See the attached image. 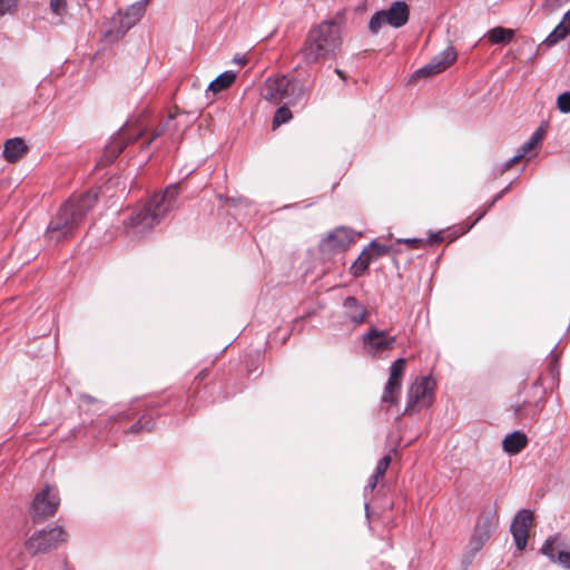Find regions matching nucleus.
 <instances>
[{
	"instance_id": "0eeeda50",
	"label": "nucleus",
	"mask_w": 570,
	"mask_h": 570,
	"mask_svg": "<svg viewBox=\"0 0 570 570\" xmlns=\"http://www.w3.org/2000/svg\"><path fill=\"white\" fill-rule=\"evenodd\" d=\"M436 382L432 376L416 377L407 390L406 406L403 414L417 413L430 407L434 401Z\"/></svg>"
},
{
	"instance_id": "f257e3e1",
	"label": "nucleus",
	"mask_w": 570,
	"mask_h": 570,
	"mask_svg": "<svg viewBox=\"0 0 570 570\" xmlns=\"http://www.w3.org/2000/svg\"><path fill=\"white\" fill-rule=\"evenodd\" d=\"M346 13L347 10L342 9L308 30L297 52L305 65L311 66L336 57L343 45L342 32L346 24Z\"/></svg>"
},
{
	"instance_id": "6ab92c4d",
	"label": "nucleus",
	"mask_w": 570,
	"mask_h": 570,
	"mask_svg": "<svg viewBox=\"0 0 570 570\" xmlns=\"http://www.w3.org/2000/svg\"><path fill=\"white\" fill-rule=\"evenodd\" d=\"M544 136L543 125H540L537 130L531 135L530 139L521 145L517 155H514L510 160L505 161L502 166V171L509 170L517 161L522 159L530 150H532Z\"/></svg>"
},
{
	"instance_id": "9b49d317",
	"label": "nucleus",
	"mask_w": 570,
	"mask_h": 570,
	"mask_svg": "<svg viewBox=\"0 0 570 570\" xmlns=\"http://www.w3.org/2000/svg\"><path fill=\"white\" fill-rule=\"evenodd\" d=\"M396 336L390 335L389 331L375 326L368 328L362 336L364 347L373 353L391 351L394 347Z\"/></svg>"
},
{
	"instance_id": "ea45409f",
	"label": "nucleus",
	"mask_w": 570,
	"mask_h": 570,
	"mask_svg": "<svg viewBox=\"0 0 570 570\" xmlns=\"http://www.w3.org/2000/svg\"><path fill=\"white\" fill-rule=\"evenodd\" d=\"M564 38L561 37V33L558 32L556 29H553L548 37L540 43L541 47L550 48L554 45H557L559 41L563 40Z\"/></svg>"
},
{
	"instance_id": "c03bdc74",
	"label": "nucleus",
	"mask_w": 570,
	"mask_h": 570,
	"mask_svg": "<svg viewBox=\"0 0 570 570\" xmlns=\"http://www.w3.org/2000/svg\"><path fill=\"white\" fill-rule=\"evenodd\" d=\"M145 428H141V422L136 421L128 430L125 431L126 434L132 433V434H139L144 433Z\"/></svg>"
},
{
	"instance_id": "bb28decb",
	"label": "nucleus",
	"mask_w": 570,
	"mask_h": 570,
	"mask_svg": "<svg viewBox=\"0 0 570 570\" xmlns=\"http://www.w3.org/2000/svg\"><path fill=\"white\" fill-rule=\"evenodd\" d=\"M514 36V30L503 28V27H494L488 31V41L491 45L503 43L510 41Z\"/></svg>"
},
{
	"instance_id": "423d86ee",
	"label": "nucleus",
	"mask_w": 570,
	"mask_h": 570,
	"mask_svg": "<svg viewBox=\"0 0 570 570\" xmlns=\"http://www.w3.org/2000/svg\"><path fill=\"white\" fill-rule=\"evenodd\" d=\"M69 534L61 525H49L35 531L24 542L26 550L32 554H43L56 550L60 544L66 543Z\"/></svg>"
},
{
	"instance_id": "7c9ffc66",
	"label": "nucleus",
	"mask_w": 570,
	"mask_h": 570,
	"mask_svg": "<svg viewBox=\"0 0 570 570\" xmlns=\"http://www.w3.org/2000/svg\"><path fill=\"white\" fill-rule=\"evenodd\" d=\"M366 249L371 253V257L376 261L381 256L390 254L392 252V246L379 243L377 240H372Z\"/></svg>"
},
{
	"instance_id": "473e14b6",
	"label": "nucleus",
	"mask_w": 570,
	"mask_h": 570,
	"mask_svg": "<svg viewBox=\"0 0 570 570\" xmlns=\"http://www.w3.org/2000/svg\"><path fill=\"white\" fill-rule=\"evenodd\" d=\"M509 188H510V185L505 186L501 191L495 194L494 197L492 198V200L490 203H488L487 206L482 210L476 213V216L473 219V223H478L488 213V210L491 209L494 206V204L503 197V195L509 190Z\"/></svg>"
},
{
	"instance_id": "f704fd0d",
	"label": "nucleus",
	"mask_w": 570,
	"mask_h": 570,
	"mask_svg": "<svg viewBox=\"0 0 570 570\" xmlns=\"http://www.w3.org/2000/svg\"><path fill=\"white\" fill-rule=\"evenodd\" d=\"M557 108L562 114L570 112V91H564L558 96Z\"/></svg>"
},
{
	"instance_id": "393cba45",
	"label": "nucleus",
	"mask_w": 570,
	"mask_h": 570,
	"mask_svg": "<svg viewBox=\"0 0 570 570\" xmlns=\"http://www.w3.org/2000/svg\"><path fill=\"white\" fill-rule=\"evenodd\" d=\"M236 79V72L233 70H226L215 78L208 86V90L213 92H219L233 85Z\"/></svg>"
},
{
	"instance_id": "79ce46f5",
	"label": "nucleus",
	"mask_w": 570,
	"mask_h": 570,
	"mask_svg": "<svg viewBox=\"0 0 570 570\" xmlns=\"http://www.w3.org/2000/svg\"><path fill=\"white\" fill-rule=\"evenodd\" d=\"M165 130H166V125L155 128L151 132V137L142 145V148L144 149L148 148L155 139H157L165 132Z\"/></svg>"
},
{
	"instance_id": "6e6552de",
	"label": "nucleus",
	"mask_w": 570,
	"mask_h": 570,
	"mask_svg": "<svg viewBox=\"0 0 570 570\" xmlns=\"http://www.w3.org/2000/svg\"><path fill=\"white\" fill-rule=\"evenodd\" d=\"M60 505L59 492L55 487L45 485L36 493L31 505L30 517L33 523H41L56 515Z\"/></svg>"
},
{
	"instance_id": "f8f14e48",
	"label": "nucleus",
	"mask_w": 570,
	"mask_h": 570,
	"mask_svg": "<svg viewBox=\"0 0 570 570\" xmlns=\"http://www.w3.org/2000/svg\"><path fill=\"white\" fill-rule=\"evenodd\" d=\"M458 53L455 49L450 46L439 55L434 56L428 65L417 69L415 75L417 77H429L439 75L450 68L456 60Z\"/></svg>"
},
{
	"instance_id": "72a5a7b5",
	"label": "nucleus",
	"mask_w": 570,
	"mask_h": 570,
	"mask_svg": "<svg viewBox=\"0 0 570 570\" xmlns=\"http://www.w3.org/2000/svg\"><path fill=\"white\" fill-rule=\"evenodd\" d=\"M391 461H392V458L390 454H385L383 458H381L379 460V462L376 463L374 474H376L377 476L383 479L386 473V470L389 469V466L391 464Z\"/></svg>"
},
{
	"instance_id": "ddd939ff",
	"label": "nucleus",
	"mask_w": 570,
	"mask_h": 570,
	"mask_svg": "<svg viewBox=\"0 0 570 570\" xmlns=\"http://www.w3.org/2000/svg\"><path fill=\"white\" fill-rule=\"evenodd\" d=\"M354 239L345 227H338L327 235L320 244L323 253L336 254L346 252Z\"/></svg>"
},
{
	"instance_id": "b1692460",
	"label": "nucleus",
	"mask_w": 570,
	"mask_h": 570,
	"mask_svg": "<svg viewBox=\"0 0 570 570\" xmlns=\"http://www.w3.org/2000/svg\"><path fill=\"white\" fill-rule=\"evenodd\" d=\"M402 385L392 381H386L381 402L384 404L396 405L401 396Z\"/></svg>"
},
{
	"instance_id": "cd10ccee",
	"label": "nucleus",
	"mask_w": 570,
	"mask_h": 570,
	"mask_svg": "<svg viewBox=\"0 0 570 570\" xmlns=\"http://www.w3.org/2000/svg\"><path fill=\"white\" fill-rule=\"evenodd\" d=\"M405 364H406L405 358L400 357V358L395 360L390 366V375H389L387 381L400 383L402 385Z\"/></svg>"
},
{
	"instance_id": "aec40b11",
	"label": "nucleus",
	"mask_w": 570,
	"mask_h": 570,
	"mask_svg": "<svg viewBox=\"0 0 570 570\" xmlns=\"http://www.w3.org/2000/svg\"><path fill=\"white\" fill-rule=\"evenodd\" d=\"M126 142L118 139L116 135L110 138V141L105 146L104 153L98 161V165L106 167L112 164L117 157L125 150Z\"/></svg>"
},
{
	"instance_id": "a211bd4d",
	"label": "nucleus",
	"mask_w": 570,
	"mask_h": 570,
	"mask_svg": "<svg viewBox=\"0 0 570 570\" xmlns=\"http://www.w3.org/2000/svg\"><path fill=\"white\" fill-rule=\"evenodd\" d=\"M385 17L387 19V24L393 28H401L407 21L410 17L409 6L405 1H395L392 6L384 10Z\"/></svg>"
},
{
	"instance_id": "7ed1b4c3",
	"label": "nucleus",
	"mask_w": 570,
	"mask_h": 570,
	"mask_svg": "<svg viewBox=\"0 0 570 570\" xmlns=\"http://www.w3.org/2000/svg\"><path fill=\"white\" fill-rule=\"evenodd\" d=\"M97 200V194L90 191L70 197L60 206L56 216L50 220L46 237L56 244L72 237L87 214L95 207Z\"/></svg>"
},
{
	"instance_id": "a19ab883",
	"label": "nucleus",
	"mask_w": 570,
	"mask_h": 570,
	"mask_svg": "<svg viewBox=\"0 0 570 570\" xmlns=\"http://www.w3.org/2000/svg\"><path fill=\"white\" fill-rule=\"evenodd\" d=\"M399 243H404L411 248L420 249L423 248L426 245V240L424 238H406V239H400Z\"/></svg>"
},
{
	"instance_id": "de8ad7c7",
	"label": "nucleus",
	"mask_w": 570,
	"mask_h": 570,
	"mask_svg": "<svg viewBox=\"0 0 570 570\" xmlns=\"http://www.w3.org/2000/svg\"><path fill=\"white\" fill-rule=\"evenodd\" d=\"M82 400H83V401H86V402H88V403H91V402H94V401H95V399H94V397H91V396H89V395H83V396H82Z\"/></svg>"
},
{
	"instance_id": "37998d69",
	"label": "nucleus",
	"mask_w": 570,
	"mask_h": 570,
	"mask_svg": "<svg viewBox=\"0 0 570 570\" xmlns=\"http://www.w3.org/2000/svg\"><path fill=\"white\" fill-rule=\"evenodd\" d=\"M382 480L380 476H377L376 474H372L368 480H367V484L365 487V490L366 491H370V492H373L374 489L376 488L379 481Z\"/></svg>"
},
{
	"instance_id": "4c0bfd02",
	"label": "nucleus",
	"mask_w": 570,
	"mask_h": 570,
	"mask_svg": "<svg viewBox=\"0 0 570 570\" xmlns=\"http://www.w3.org/2000/svg\"><path fill=\"white\" fill-rule=\"evenodd\" d=\"M554 29L560 32L563 38L570 33V9L564 13L562 20Z\"/></svg>"
},
{
	"instance_id": "c85d7f7f",
	"label": "nucleus",
	"mask_w": 570,
	"mask_h": 570,
	"mask_svg": "<svg viewBox=\"0 0 570 570\" xmlns=\"http://www.w3.org/2000/svg\"><path fill=\"white\" fill-rule=\"evenodd\" d=\"M558 541L559 534L550 535L549 538L546 539L540 549L541 553L548 557L552 562H557L556 557L558 556V551L556 550V546Z\"/></svg>"
},
{
	"instance_id": "2eb2a0df",
	"label": "nucleus",
	"mask_w": 570,
	"mask_h": 570,
	"mask_svg": "<svg viewBox=\"0 0 570 570\" xmlns=\"http://www.w3.org/2000/svg\"><path fill=\"white\" fill-rule=\"evenodd\" d=\"M343 316L353 328L358 327L365 322L367 311L366 307L354 296H347L343 301Z\"/></svg>"
},
{
	"instance_id": "4be33fe9",
	"label": "nucleus",
	"mask_w": 570,
	"mask_h": 570,
	"mask_svg": "<svg viewBox=\"0 0 570 570\" xmlns=\"http://www.w3.org/2000/svg\"><path fill=\"white\" fill-rule=\"evenodd\" d=\"M528 445V436L522 431L508 434L502 442L503 450L509 454H518Z\"/></svg>"
},
{
	"instance_id": "c756f323",
	"label": "nucleus",
	"mask_w": 570,
	"mask_h": 570,
	"mask_svg": "<svg viewBox=\"0 0 570 570\" xmlns=\"http://www.w3.org/2000/svg\"><path fill=\"white\" fill-rule=\"evenodd\" d=\"M293 118V114L291 109L286 106H281L276 109L273 117V128H277L286 122H288Z\"/></svg>"
},
{
	"instance_id": "f3484780",
	"label": "nucleus",
	"mask_w": 570,
	"mask_h": 570,
	"mask_svg": "<svg viewBox=\"0 0 570 570\" xmlns=\"http://www.w3.org/2000/svg\"><path fill=\"white\" fill-rule=\"evenodd\" d=\"M476 223L473 220L466 226H454L448 229H441L435 233H431L426 240V245H438L443 243L444 240L453 242L460 236L464 235L468 230H470Z\"/></svg>"
},
{
	"instance_id": "dca6fc26",
	"label": "nucleus",
	"mask_w": 570,
	"mask_h": 570,
	"mask_svg": "<svg viewBox=\"0 0 570 570\" xmlns=\"http://www.w3.org/2000/svg\"><path fill=\"white\" fill-rule=\"evenodd\" d=\"M149 0H140L129 6L124 13H119V24L124 31L129 30L140 21L146 11Z\"/></svg>"
},
{
	"instance_id": "9d476101",
	"label": "nucleus",
	"mask_w": 570,
	"mask_h": 570,
	"mask_svg": "<svg viewBox=\"0 0 570 570\" xmlns=\"http://www.w3.org/2000/svg\"><path fill=\"white\" fill-rule=\"evenodd\" d=\"M533 523V512L529 509L520 510L512 519L510 532L519 551L527 547L529 530Z\"/></svg>"
},
{
	"instance_id": "c9c22d12",
	"label": "nucleus",
	"mask_w": 570,
	"mask_h": 570,
	"mask_svg": "<svg viewBox=\"0 0 570 570\" xmlns=\"http://www.w3.org/2000/svg\"><path fill=\"white\" fill-rule=\"evenodd\" d=\"M19 0H0V17L16 12Z\"/></svg>"
},
{
	"instance_id": "412c9836",
	"label": "nucleus",
	"mask_w": 570,
	"mask_h": 570,
	"mask_svg": "<svg viewBox=\"0 0 570 570\" xmlns=\"http://www.w3.org/2000/svg\"><path fill=\"white\" fill-rule=\"evenodd\" d=\"M28 147L20 137L10 138L6 141L3 156L8 163H17L27 153Z\"/></svg>"
},
{
	"instance_id": "49530a36",
	"label": "nucleus",
	"mask_w": 570,
	"mask_h": 570,
	"mask_svg": "<svg viewBox=\"0 0 570 570\" xmlns=\"http://www.w3.org/2000/svg\"><path fill=\"white\" fill-rule=\"evenodd\" d=\"M335 72L342 80H346V76L341 69L336 68Z\"/></svg>"
},
{
	"instance_id": "e433bc0d",
	"label": "nucleus",
	"mask_w": 570,
	"mask_h": 570,
	"mask_svg": "<svg viewBox=\"0 0 570 570\" xmlns=\"http://www.w3.org/2000/svg\"><path fill=\"white\" fill-rule=\"evenodd\" d=\"M563 548L564 549L558 551L556 559L563 568L570 569V543L564 544Z\"/></svg>"
},
{
	"instance_id": "5701e85b",
	"label": "nucleus",
	"mask_w": 570,
	"mask_h": 570,
	"mask_svg": "<svg viewBox=\"0 0 570 570\" xmlns=\"http://www.w3.org/2000/svg\"><path fill=\"white\" fill-rule=\"evenodd\" d=\"M118 139L126 142V147L136 142L145 135V129L140 128L137 124H126L117 134Z\"/></svg>"
},
{
	"instance_id": "39448f33",
	"label": "nucleus",
	"mask_w": 570,
	"mask_h": 570,
	"mask_svg": "<svg viewBox=\"0 0 570 570\" xmlns=\"http://www.w3.org/2000/svg\"><path fill=\"white\" fill-rule=\"evenodd\" d=\"M208 370H202L195 377L193 382V394L187 396L186 405L180 407V404L178 403V395L175 394H167L158 399H153L148 401L146 404L147 412L144 413L137 421L141 422V428H145V431L151 432L156 425V417L151 414V411L160 409L166 405H170L173 402L175 403V409L178 411H181L183 413H186V415L193 414L195 407L194 403H190V399L195 397L199 393L200 385L203 381H205L208 377Z\"/></svg>"
},
{
	"instance_id": "f03ea898",
	"label": "nucleus",
	"mask_w": 570,
	"mask_h": 570,
	"mask_svg": "<svg viewBox=\"0 0 570 570\" xmlns=\"http://www.w3.org/2000/svg\"><path fill=\"white\" fill-rule=\"evenodd\" d=\"M547 361L546 370L531 383H524L518 393L517 403L512 409L515 417L521 422L527 420L537 422L546 407L547 391L559 385L560 364L554 350L550 352Z\"/></svg>"
},
{
	"instance_id": "20e7f679",
	"label": "nucleus",
	"mask_w": 570,
	"mask_h": 570,
	"mask_svg": "<svg viewBox=\"0 0 570 570\" xmlns=\"http://www.w3.org/2000/svg\"><path fill=\"white\" fill-rule=\"evenodd\" d=\"M177 188H167L161 194L153 195L142 207L135 210L125 223L126 228L145 232L154 228L173 209Z\"/></svg>"
},
{
	"instance_id": "58836bf2",
	"label": "nucleus",
	"mask_w": 570,
	"mask_h": 570,
	"mask_svg": "<svg viewBox=\"0 0 570 570\" xmlns=\"http://www.w3.org/2000/svg\"><path fill=\"white\" fill-rule=\"evenodd\" d=\"M50 10L53 14L58 17H62L67 12V1L66 0H50Z\"/></svg>"
},
{
	"instance_id": "a18cd8bd",
	"label": "nucleus",
	"mask_w": 570,
	"mask_h": 570,
	"mask_svg": "<svg viewBox=\"0 0 570 570\" xmlns=\"http://www.w3.org/2000/svg\"><path fill=\"white\" fill-rule=\"evenodd\" d=\"M233 60H234V62H236L240 66H245L248 62V59L244 55L243 56L237 55L234 57Z\"/></svg>"
},
{
	"instance_id": "2f4dec72",
	"label": "nucleus",
	"mask_w": 570,
	"mask_h": 570,
	"mask_svg": "<svg viewBox=\"0 0 570 570\" xmlns=\"http://www.w3.org/2000/svg\"><path fill=\"white\" fill-rule=\"evenodd\" d=\"M385 23H387V19L385 17L384 10H381V11L375 12L371 17L370 22H368V29L373 33H376L382 28V26H384Z\"/></svg>"
},
{
	"instance_id": "1a4fd4ad",
	"label": "nucleus",
	"mask_w": 570,
	"mask_h": 570,
	"mask_svg": "<svg viewBox=\"0 0 570 570\" xmlns=\"http://www.w3.org/2000/svg\"><path fill=\"white\" fill-rule=\"evenodd\" d=\"M295 92L303 94L304 85L297 80H291L285 76H279L266 79L262 96L265 100L278 105L286 99H288V102H293L289 96Z\"/></svg>"
},
{
	"instance_id": "a878e982",
	"label": "nucleus",
	"mask_w": 570,
	"mask_h": 570,
	"mask_svg": "<svg viewBox=\"0 0 570 570\" xmlns=\"http://www.w3.org/2000/svg\"><path fill=\"white\" fill-rule=\"evenodd\" d=\"M372 262H374V259L371 257V253H368L367 249H363L360 256L351 265L350 273L354 277H361L367 271Z\"/></svg>"
},
{
	"instance_id": "4468645a",
	"label": "nucleus",
	"mask_w": 570,
	"mask_h": 570,
	"mask_svg": "<svg viewBox=\"0 0 570 570\" xmlns=\"http://www.w3.org/2000/svg\"><path fill=\"white\" fill-rule=\"evenodd\" d=\"M494 518L495 513H489L476 521L471 535V544L474 550H480L490 539L494 530Z\"/></svg>"
}]
</instances>
